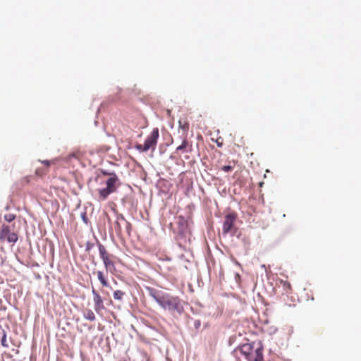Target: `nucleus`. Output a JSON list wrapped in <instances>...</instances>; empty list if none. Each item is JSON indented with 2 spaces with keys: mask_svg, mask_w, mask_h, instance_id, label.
Wrapping results in <instances>:
<instances>
[{
  "mask_svg": "<svg viewBox=\"0 0 361 361\" xmlns=\"http://www.w3.org/2000/svg\"><path fill=\"white\" fill-rule=\"evenodd\" d=\"M148 291L149 295L165 310L179 314L183 312V301L178 296H173L153 288H149Z\"/></svg>",
  "mask_w": 361,
  "mask_h": 361,
  "instance_id": "nucleus-1",
  "label": "nucleus"
},
{
  "mask_svg": "<svg viewBox=\"0 0 361 361\" xmlns=\"http://www.w3.org/2000/svg\"><path fill=\"white\" fill-rule=\"evenodd\" d=\"M106 187L105 188L99 189V196L100 200H106L108 196L116 192L117 188L121 185L120 180L116 174H111L106 182Z\"/></svg>",
  "mask_w": 361,
  "mask_h": 361,
  "instance_id": "nucleus-2",
  "label": "nucleus"
},
{
  "mask_svg": "<svg viewBox=\"0 0 361 361\" xmlns=\"http://www.w3.org/2000/svg\"><path fill=\"white\" fill-rule=\"evenodd\" d=\"M159 137V129L154 128L146 138L145 143L143 145L137 144L135 147L140 152H146L149 149L154 151L156 148Z\"/></svg>",
  "mask_w": 361,
  "mask_h": 361,
  "instance_id": "nucleus-3",
  "label": "nucleus"
},
{
  "mask_svg": "<svg viewBox=\"0 0 361 361\" xmlns=\"http://www.w3.org/2000/svg\"><path fill=\"white\" fill-rule=\"evenodd\" d=\"M99 256L103 261L105 269L107 271L114 274L116 272L115 263L113 260L114 256L109 254L106 247L101 243L98 245Z\"/></svg>",
  "mask_w": 361,
  "mask_h": 361,
  "instance_id": "nucleus-4",
  "label": "nucleus"
},
{
  "mask_svg": "<svg viewBox=\"0 0 361 361\" xmlns=\"http://www.w3.org/2000/svg\"><path fill=\"white\" fill-rule=\"evenodd\" d=\"M5 239L8 243L17 242L18 237V235L14 232H11V228L8 226L3 224L0 231V240L4 241Z\"/></svg>",
  "mask_w": 361,
  "mask_h": 361,
  "instance_id": "nucleus-5",
  "label": "nucleus"
},
{
  "mask_svg": "<svg viewBox=\"0 0 361 361\" xmlns=\"http://www.w3.org/2000/svg\"><path fill=\"white\" fill-rule=\"evenodd\" d=\"M237 219V214L235 213H230L225 216L224 221L223 224V233L226 234L229 233Z\"/></svg>",
  "mask_w": 361,
  "mask_h": 361,
  "instance_id": "nucleus-6",
  "label": "nucleus"
},
{
  "mask_svg": "<svg viewBox=\"0 0 361 361\" xmlns=\"http://www.w3.org/2000/svg\"><path fill=\"white\" fill-rule=\"evenodd\" d=\"M263 348L260 343L257 345L250 352V354L245 358L247 361H262L263 360Z\"/></svg>",
  "mask_w": 361,
  "mask_h": 361,
  "instance_id": "nucleus-7",
  "label": "nucleus"
},
{
  "mask_svg": "<svg viewBox=\"0 0 361 361\" xmlns=\"http://www.w3.org/2000/svg\"><path fill=\"white\" fill-rule=\"evenodd\" d=\"M93 301L94 303V310L99 313L100 311L104 309L103 299L97 291L94 288H92Z\"/></svg>",
  "mask_w": 361,
  "mask_h": 361,
  "instance_id": "nucleus-8",
  "label": "nucleus"
},
{
  "mask_svg": "<svg viewBox=\"0 0 361 361\" xmlns=\"http://www.w3.org/2000/svg\"><path fill=\"white\" fill-rule=\"evenodd\" d=\"M177 224L178 233L181 235L185 234L188 230V221L183 216H178L177 218Z\"/></svg>",
  "mask_w": 361,
  "mask_h": 361,
  "instance_id": "nucleus-9",
  "label": "nucleus"
},
{
  "mask_svg": "<svg viewBox=\"0 0 361 361\" xmlns=\"http://www.w3.org/2000/svg\"><path fill=\"white\" fill-rule=\"evenodd\" d=\"M256 345H257L255 344V343H245L240 346V349L238 350V352L241 355L244 356L245 358H246L249 355V354H250V352Z\"/></svg>",
  "mask_w": 361,
  "mask_h": 361,
  "instance_id": "nucleus-10",
  "label": "nucleus"
},
{
  "mask_svg": "<svg viewBox=\"0 0 361 361\" xmlns=\"http://www.w3.org/2000/svg\"><path fill=\"white\" fill-rule=\"evenodd\" d=\"M120 221H126L125 218L123 217V215H118L116 218V221L115 222V230L117 233V234H121V224H120Z\"/></svg>",
  "mask_w": 361,
  "mask_h": 361,
  "instance_id": "nucleus-11",
  "label": "nucleus"
},
{
  "mask_svg": "<svg viewBox=\"0 0 361 361\" xmlns=\"http://www.w3.org/2000/svg\"><path fill=\"white\" fill-rule=\"evenodd\" d=\"M97 278H98L99 281H100L101 284L102 285V286H104V287L109 286V283L107 281V279H106V277L104 276V275L102 271H97Z\"/></svg>",
  "mask_w": 361,
  "mask_h": 361,
  "instance_id": "nucleus-12",
  "label": "nucleus"
},
{
  "mask_svg": "<svg viewBox=\"0 0 361 361\" xmlns=\"http://www.w3.org/2000/svg\"><path fill=\"white\" fill-rule=\"evenodd\" d=\"M83 317L85 319L89 320V321H94L95 320V315L92 310L90 309H86L83 312Z\"/></svg>",
  "mask_w": 361,
  "mask_h": 361,
  "instance_id": "nucleus-13",
  "label": "nucleus"
},
{
  "mask_svg": "<svg viewBox=\"0 0 361 361\" xmlns=\"http://www.w3.org/2000/svg\"><path fill=\"white\" fill-rule=\"evenodd\" d=\"M280 283L282 286L283 289L286 294H290L292 293V287L288 281L281 280L280 281Z\"/></svg>",
  "mask_w": 361,
  "mask_h": 361,
  "instance_id": "nucleus-14",
  "label": "nucleus"
},
{
  "mask_svg": "<svg viewBox=\"0 0 361 361\" xmlns=\"http://www.w3.org/2000/svg\"><path fill=\"white\" fill-rule=\"evenodd\" d=\"M125 295H126V293L121 290H115L113 294L114 298L116 300H120V301H121L123 300Z\"/></svg>",
  "mask_w": 361,
  "mask_h": 361,
  "instance_id": "nucleus-15",
  "label": "nucleus"
},
{
  "mask_svg": "<svg viewBox=\"0 0 361 361\" xmlns=\"http://www.w3.org/2000/svg\"><path fill=\"white\" fill-rule=\"evenodd\" d=\"M189 145V142L186 137L182 142V144L176 148L178 152H183Z\"/></svg>",
  "mask_w": 361,
  "mask_h": 361,
  "instance_id": "nucleus-16",
  "label": "nucleus"
},
{
  "mask_svg": "<svg viewBox=\"0 0 361 361\" xmlns=\"http://www.w3.org/2000/svg\"><path fill=\"white\" fill-rule=\"evenodd\" d=\"M179 127L180 128H182V130L185 132V133H187L188 131V129H189V123L188 122H181L180 121H179Z\"/></svg>",
  "mask_w": 361,
  "mask_h": 361,
  "instance_id": "nucleus-17",
  "label": "nucleus"
},
{
  "mask_svg": "<svg viewBox=\"0 0 361 361\" xmlns=\"http://www.w3.org/2000/svg\"><path fill=\"white\" fill-rule=\"evenodd\" d=\"M4 219L8 222H11L16 219V215L11 213L6 214L4 216Z\"/></svg>",
  "mask_w": 361,
  "mask_h": 361,
  "instance_id": "nucleus-18",
  "label": "nucleus"
},
{
  "mask_svg": "<svg viewBox=\"0 0 361 361\" xmlns=\"http://www.w3.org/2000/svg\"><path fill=\"white\" fill-rule=\"evenodd\" d=\"M72 158L79 159L80 158V153L79 152H75L68 154V159L70 160Z\"/></svg>",
  "mask_w": 361,
  "mask_h": 361,
  "instance_id": "nucleus-19",
  "label": "nucleus"
},
{
  "mask_svg": "<svg viewBox=\"0 0 361 361\" xmlns=\"http://www.w3.org/2000/svg\"><path fill=\"white\" fill-rule=\"evenodd\" d=\"M234 166L231 165L224 166L221 168V170L224 172H229L231 171L233 169Z\"/></svg>",
  "mask_w": 361,
  "mask_h": 361,
  "instance_id": "nucleus-20",
  "label": "nucleus"
},
{
  "mask_svg": "<svg viewBox=\"0 0 361 361\" xmlns=\"http://www.w3.org/2000/svg\"><path fill=\"white\" fill-rule=\"evenodd\" d=\"M1 345L4 346V347H8V343H7V341H6V335L4 334L1 338Z\"/></svg>",
  "mask_w": 361,
  "mask_h": 361,
  "instance_id": "nucleus-21",
  "label": "nucleus"
},
{
  "mask_svg": "<svg viewBox=\"0 0 361 361\" xmlns=\"http://www.w3.org/2000/svg\"><path fill=\"white\" fill-rule=\"evenodd\" d=\"M102 174L105 175V176H109V177H111V174H116V173L114 172H108L106 171H102Z\"/></svg>",
  "mask_w": 361,
  "mask_h": 361,
  "instance_id": "nucleus-22",
  "label": "nucleus"
},
{
  "mask_svg": "<svg viewBox=\"0 0 361 361\" xmlns=\"http://www.w3.org/2000/svg\"><path fill=\"white\" fill-rule=\"evenodd\" d=\"M216 144L219 147H222L223 145L222 142H219L218 140H216Z\"/></svg>",
  "mask_w": 361,
  "mask_h": 361,
  "instance_id": "nucleus-23",
  "label": "nucleus"
},
{
  "mask_svg": "<svg viewBox=\"0 0 361 361\" xmlns=\"http://www.w3.org/2000/svg\"><path fill=\"white\" fill-rule=\"evenodd\" d=\"M126 224L128 225V227H130L131 225H130V224L129 222L126 221Z\"/></svg>",
  "mask_w": 361,
  "mask_h": 361,
  "instance_id": "nucleus-24",
  "label": "nucleus"
},
{
  "mask_svg": "<svg viewBox=\"0 0 361 361\" xmlns=\"http://www.w3.org/2000/svg\"><path fill=\"white\" fill-rule=\"evenodd\" d=\"M44 163H45L47 165H49V161H44Z\"/></svg>",
  "mask_w": 361,
  "mask_h": 361,
  "instance_id": "nucleus-25",
  "label": "nucleus"
}]
</instances>
